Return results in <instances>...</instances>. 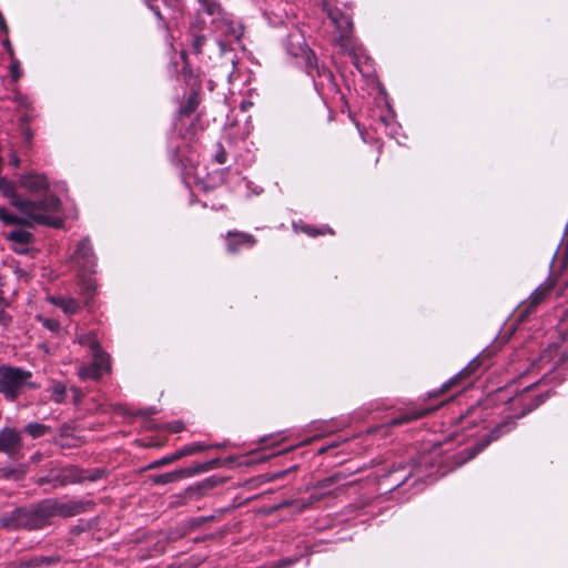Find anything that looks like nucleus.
Returning <instances> with one entry per match:
<instances>
[{
	"label": "nucleus",
	"instance_id": "nucleus-1",
	"mask_svg": "<svg viewBox=\"0 0 568 568\" xmlns=\"http://www.w3.org/2000/svg\"><path fill=\"white\" fill-rule=\"evenodd\" d=\"M0 194L9 200V203L20 213L34 219L38 222H48L43 211H60L61 202L53 195H45L40 201L21 197L16 190L14 182L0 175Z\"/></svg>",
	"mask_w": 568,
	"mask_h": 568
},
{
	"label": "nucleus",
	"instance_id": "nucleus-2",
	"mask_svg": "<svg viewBox=\"0 0 568 568\" xmlns=\"http://www.w3.org/2000/svg\"><path fill=\"white\" fill-rule=\"evenodd\" d=\"M568 362V313L559 323L557 339L542 351L535 359L528 373L542 374L541 381H545L557 367Z\"/></svg>",
	"mask_w": 568,
	"mask_h": 568
},
{
	"label": "nucleus",
	"instance_id": "nucleus-3",
	"mask_svg": "<svg viewBox=\"0 0 568 568\" xmlns=\"http://www.w3.org/2000/svg\"><path fill=\"white\" fill-rule=\"evenodd\" d=\"M32 373L19 367L0 366V393L8 400H16L26 388H37Z\"/></svg>",
	"mask_w": 568,
	"mask_h": 568
},
{
	"label": "nucleus",
	"instance_id": "nucleus-4",
	"mask_svg": "<svg viewBox=\"0 0 568 568\" xmlns=\"http://www.w3.org/2000/svg\"><path fill=\"white\" fill-rule=\"evenodd\" d=\"M79 344L87 346L92 355V363L79 368L78 375L81 379H99L110 371L109 356L101 349L94 334H81L78 337Z\"/></svg>",
	"mask_w": 568,
	"mask_h": 568
},
{
	"label": "nucleus",
	"instance_id": "nucleus-5",
	"mask_svg": "<svg viewBox=\"0 0 568 568\" xmlns=\"http://www.w3.org/2000/svg\"><path fill=\"white\" fill-rule=\"evenodd\" d=\"M60 513L55 501L47 499L36 507L19 509L16 513L17 526L39 529L45 526L48 518Z\"/></svg>",
	"mask_w": 568,
	"mask_h": 568
},
{
	"label": "nucleus",
	"instance_id": "nucleus-6",
	"mask_svg": "<svg viewBox=\"0 0 568 568\" xmlns=\"http://www.w3.org/2000/svg\"><path fill=\"white\" fill-rule=\"evenodd\" d=\"M59 211H43L47 215L48 222H38L32 217H29L22 213L21 215H17L10 211H8L4 206H0V221L4 225H32V224H42V225H51L59 226L60 222L58 219L53 217L52 214L58 213Z\"/></svg>",
	"mask_w": 568,
	"mask_h": 568
},
{
	"label": "nucleus",
	"instance_id": "nucleus-7",
	"mask_svg": "<svg viewBox=\"0 0 568 568\" xmlns=\"http://www.w3.org/2000/svg\"><path fill=\"white\" fill-rule=\"evenodd\" d=\"M72 260L79 266L81 272H94L95 257L92 251V246L87 239L79 242Z\"/></svg>",
	"mask_w": 568,
	"mask_h": 568
},
{
	"label": "nucleus",
	"instance_id": "nucleus-8",
	"mask_svg": "<svg viewBox=\"0 0 568 568\" xmlns=\"http://www.w3.org/2000/svg\"><path fill=\"white\" fill-rule=\"evenodd\" d=\"M216 463V460H212L204 465H196L195 467L181 468L174 471L161 474L154 478V483L165 485L181 478L192 477L195 474L212 469Z\"/></svg>",
	"mask_w": 568,
	"mask_h": 568
},
{
	"label": "nucleus",
	"instance_id": "nucleus-9",
	"mask_svg": "<svg viewBox=\"0 0 568 568\" xmlns=\"http://www.w3.org/2000/svg\"><path fill=\"white\" fill-rule=\"evenodd\" d=\"M19 185L33 195L43 194L49 190V181L44 174L30 172L19 178Z\"/></svg>",
	"mask_w": 568,
	"mask_h": 568
},
{
	"label": "nucleus",
	"instance_id": "nucleus-10",
	"mask_svg": "<svg viewBox=\"0 0 568 568\" xmlns=\"http://www.w3.org/2000/svg\"><path fill=\"white\" fill-rule=\"evenodd\" d=\"M213 30L226 38V41H239L243 34L242 27L231 21L227 17H221L212 20Z\"/></svg>",
	"mask_w": 568,
	"mask_h": 568
},
{
	"label": "nucleus",
	"instance_id": "nucleus-11",
	"mask_svg": "<svg viewBox=\"0 0 568 568\" xmlns=\"http://www.w3.org/2000/svg\"><path fill=\"white\" fill-rule=\"evenodd\" d=\"M21 448V435L14 428L6 427L0 430V452L12 456Z\"/></svg>",
	"mask_w": 568,
	"mask_h": 568
},
{
	"label": "nucleus",
	"instance_id": "nucleus-12",
	"mask_svg": "<svg viewBox=\"0 0 568 568\" xmlns=\"http://www.w3.org/2000/svg\"><path fill=\"white\" fill-rule=\"evenodd\" d=\"M324 9L327 11L328 18L338 31L341 40H346L349 37L353 27L349 17L337 9H331L327 2H324Z\"/></svg>",
	"mask_w": 568,
	"mask_h": 568
},
{
	"label": "nucleus",
	"instance_id": "nucleus-13",
	"mask_svg": "<svg viewBox=\"0 0 568 568\" xmlns=\"http://www.w3.org/2000/svg\"><path fill=\"white\" fill-rule=\"evenodd\" d=\"M514 427V423L509 420H504L499 425H497L488 435L485 436L475 447V449L469 454L468 459L475 457L479 452H481L485 447L489 445L493 440L499 438L503 434L510 432Z\"/></svg>",
	"mask_w": 568,
	"mask_h": 568
},
{
	"label": "nucleus",
	"instance_id": "nucleus-14",
	"mask_svg": "<svg viewBox=\"0 0 568 568\" xmlns=\"http://www.w3.org/2000/svg\"><path fill=\"white\" fill-rule=\"evenodd\" d=\"M532 385H534V383H531L530 385L525 387V389L519 395H516L515 397H513L510 399V404L513 406H518V405L524 406L523 412L520 414L516 415L517 418L525 416L528 412L532 410L534 408H536L538 405H540L545 400L544 396H541V395L536 400H532L530 398V395L528 394V389Z\"/></svg>",
	"mask_w": 568,
	"mask_h": 568
},
{
	"label": "nucleus",
	"instance_id": "nucleus-15",
	"mask_svg": "<svg viewBox=\"0 0 568 568\" xmlns=\"http://www.w3.org/2000/svg\"><path fill=\"white\" fill-rule=\"evenodd\" d=\"M254 243L255 240L250 234L230 232L226 239V248L230 253H236L241 248L252 247Z\"/></svg>",
	"mask_w": 568,
	"mask_h": 568
},
{
	"label": "nucleus",
	"instance_id": "nucleus-16",
	"mask_svg": "<svg viewBox=\"0 0 568 568\" xmlns=\"http://www.w3.org/2000/svg\"><path fill=\"white\" fill-rule=\"evenodd\" d=\"M201 9L199 11V17L203 23H205V16L211 18L210 22L212 23L213 19H217L221 17H226V14L222 11L220 4H217L213 0H200Z\"/></svg>",
	"mask_w": 568,
	"mask_h": 568
},
{
	"label": "nucleus",
	"instance_id": "nucleus-17",
	"mask_svg": "<svg viewBox=\"0 0 568 568\" xmlns=\"http://www.w3.org/2000/svg\"><path fill=\"white\" fill-rule=\"evenodd\" d=\"M50 302L60 307L67 315H72L79 311L78 302L68 296H51Z\"/></svg>",
	"mask_w": 568,
	"mask_h": 568
},
{
	"label": "nucleus",
	"instance_id": "nucleus-18",
	"mask_svg": "<svg viewBox=\"0 0 568 568\" xmlns=\"http://www.w3.org/2000/svg\"><path fill=\"white\" fill-rule=\"evenodd\" d=\"M206 448H209V446H205V445L200 444V443H194V444L187 445V446L183 447L182 449L175 452L172 456H170L168 458H164L159 464L162 465V464H166L169 462H174V460H178L179 458H181L183 456L192 455V454H195L197 452L204 450Z\"/></svg>",
	"mask_w": 568,
	"mask_h": 568
},
{
	"label": "nucleus",
	"instance_id": "nucleus-19",
	"mask_svg": "<svg viewBox=\"0 0 568 568\" xmlns=\"http://www.w3.org/2000/svg\"><path fill=\"white\" fill-rule=\"evenodd\" d=\"M7 239L14 245L24 246L28 245L33 240V235L31 232L24 229H17L11 231L7 235Z\"/></svg>",
	"mask_w": 568,
	"mask_h": 568
},
{
	"label": "nucleus",
	"instance_id": "nucleus-20",
	"mask_svg": "<svg viewBox=\"0 0 568 568\" xmlns=\"http://www.w3.org/2000/svg\"><path fill=\"white\" fill-rule=\"evenodd\" d=\"M428 412H429L428 409H422V410H414L413 413H408V414H403L399 417L394 418L389 424L392 426L402 425V424L408 423L410 420L418 419V418L427 415Z\"/></svg>",
	"mask_w": 568,
	"mask_h": 568
},
{
	"label": "nucleus",
	"instance_id": "nucleus-21",
	"mask_svg": "<svg viewBox=\"0 0 568 568\" xmlns=\"http://www.w3.org/2000/svg\"><path fill=\"white\" fill-rule=\"evenodd\" d=\"M80 285L85 298L89 300L94 290H95V281L91 277V275H85L84 273L80 275Z\"/></svg>",
	"mask_w": 568,
	"mask_h": 568
},
{
	"label": "nucleus",
	"instance_id": "nucleus-22",
	"mask_svg": "<svg viewBox=\"0 0 568 568\" xmlns=\"http://www.w3.org/2000/svg\"><path fill=\"white\" fill-rule=\"evenodd\" d=\"M49 426L40 423H30L24 428L26 433H28L33 438H38L45 435L49 432Z\"/></svg>",
	"mask_w": 568,
	"mask_h": 568
},
{
	"label": "nucleus",
	"instance_id": "nucleus-23",
	"mask_svg": "<svg viewBox=\"0 0 568 568\" xmlns=\"http://www.w3.org/2000/svg\"><path fill=\"white\" fill-rule=\"evenodd\" d=\"M52 400L57 404H61L65 399L67 388L64 384L57 382L51 386Z\"/></svg>",
	"mask_w": 568,
	"mask_h": 568
},
{
	"label": "nucleus",
	"instance_id": "nucleus-24",
	"mask_svg": "<svg viewBox=\"0 0 568 568\" xmlns=\"http://www.w3.org/2000/svg\"><path fill=\"white\" fill-rule=\"evenodd\" d=\"M475 363L471 362L466 368H464L457 376L453 377L449 382L445 383L443 385V388L445 390H447L448 388H450L453 385H455L457 383V381L465 376V375H469L471 372L475 371Z\"/></svg>",
	"mask_w": 568,
	"mask_h": 568
},
{
	"label": "nucleus",
	"instance_id": "nucleus-25",
	"mask_svg": "<svg viewBox=\"0 0 568 568\" xmlns=\"http://www.w3.org/2000/svg\"><path fill=\"white\" fill-rule=\"evenodd\" d=\"M547 292L548 287L539 286L538 288H536V291L529 297L530 305H538L545 298Z\"/></svg>",
	"mask_w": 568,
	"mask_h": 568
},
{
	"label": "nucleus",
	"instance_id": "nucleus-26",
	"mask_svg": "<svg viewBox=\"0 0 568 568\" xmlns=\"http://www.w3.org/2000/svg\"><path fill=\"white\" fill-rule=\"evenodd\" d=\"M37 320L48 329L55 332L59 329V322L53 318H48L43 316H37Z\"/></svg>",
	"mask_w": 568,
	"mask_h": 568
},
{
	"label": "nucleus",
	"instance_id": "nucleus-27",
	"mask_svg": "<svg viewBox=\"0 0 568 568\" xmlns=\"http://www.w3.org/2000/svg\"><path fill=\"white\" fill-rule=\"evenodd\" d=\"M192 31H193L192 48H193L194 52L196 54H199L202 52V45H203L205 38L203 36H199L195 33V27H192Z\"/></svg>",
	"mask_w": 568,
	"mask_h": 568
},
{
	"label": "nucleus",
	"instance_id": "nucleus-28",
	"mask_svg": "<svg viewBox=\"0 0 568 568\" xmlns=\"http://www.w3.org/2000/svg\"><path fill=\"white\" fill-rule=\"evenodd\" d=\"M12 323V316L6 312V308H0V326L8 328Z\"/></svg>",
	"mask_w": 568,
	"mask_h": 568
},
{
	"label": "nucleus",
	"instance_id": "nucleus-29",
	"mask_svg": "<svg viewBox=\"0 0 568 568\" xmlns=\"http://www.w3.org/2000/svg\"><path fill=\"white\" fill-rule=\"evenodd\" d=\"M303 231L307 234H310L311 236H316L317 234H324L325 232H328V233H333V231H331L328 227H326L325 230H315L311 226H305L303 229Z\"/></svg>",
	"mask_w": 568,
	"mask_h": 568
},
{
	"label": "nucleus",
	"instance_id": "nucleus-30",
	"mask_svg": "<svg viewBox=\"0 0 568 568\" xmlns=\"http://www.w3.org/2000/svg\"><path fill=\"white\" fill-rule=\"evenodd\" d=\"M295 560H292V559H284V560H280L277 564L274 565L273 568H286L288 566H291Z\"/></svg>",
	"mask_w": 568,
	"mask_h": 568
},
{
	"label": "nucleus",
	"instance_id": "nucleus-31",
	"mask_svg": "<svg viewBox=\"0 0 568 568\" xmlns=\"http://www.w3.org/2000/svg\"><path fill=\"white\" fill-rule=\"evenodd\" d=\"M11 73H12V78L14 80H18L20 78L19 65H18L17 62L12 63V65H11Z\"/></svg>",
	"mask_w": 568,
	"mask_h": 568
},
{
	"label": "nucleus",
	"instance_id": "nucleus-32",
	"mask_svg": "<svg viewBox=\"0 0 568 568\" xmlns=\"http://www.w3.org/2000/svg\"><path fill=\"white\" fill-rule=\"evenodd\" d=\"M10 304V301L4 297L3 292L0 290V308H7Z\"/></svg>",
	"mask_w": 568,
	"mask_h": 568
},
{
	"label": "nucleus",
	"instance_id": "nucleus-33",
	"mask_svg": "<svg viewBox=\"0 0 568 568\" xmlns=\"http://www.w3.org/2000/svg\"><path fill=\"white\" fill-rule=\"evenodd\" d=\"M336 478H337L336 476L328 477V478L324 479L323 481H321V483L318 484V486H320L321 488H325V487H327L328 485L333 484V483L336 480Z\"/></svg>",
	"mask_w": 568,
	"mask_h": 568
},
{
	"label": "nucleus",
	"instance_id": "nucleus-34",
	"mask_svg": "<svg viewBox=\"0 0 568 568\" xmlns=\"http://www.w3.org/2000/svg\"><path fill=\"white\" fill-rule=\"evenodd\" d=\"M74 402H79L82 398V393L78 388H72Z\"/></svg>",
	"mask_w": 568,
	"mask_h": 568
},
{
	"label": "nucleus",
	"instance_id": "nucleus-35",
	"mask_svg": "<svg viewBox=\"0 0 568 568\" xmlns=\"http://www.w3.org/2000/svg\"><path fill=\"white\" fill-rule=\"evenodd\" d=\"M195 105H196V101H195V99H194V98H191V99H190L189 106H187V111H189V112L194 111Z\"/></svg>",
	"mask_w": 568,
	"mask_h": 568
},
{
	"label": "nucleus",
	"instance_id": "nucleus-36",
	"mask_svg": "<svg viewBox=\"0 0 568 568\" xmlns=\"http://www.w3.org/2000/svg\"><path fill=\"white\" fill-rule=\"evenodd\" d=\"M216 160L219 163L223 164L225 162V152L217 154Z\"/></svg>",
	"mask_w": 568,
	"mask_h": 568
},
{
	"label": "nucleus",
	"instance_id": "nucleus-37",
	"mask_svg": "<svg viewBox=\"0 0 568 568\" xmlns=\"http://www.w3.org/2000/svg\"><path fill=\"white\" fill-rule=\"evenodd\" d=\"M217 44L220 45L222 52L226 50V41L219 39Z\"/></svg>",
	"mask_w": 568,
	"mask_h": 568
},
{
	"label": "nucleus",
	"instance_id": "nucleus-38",
	"mask_svg": "<svg viewBox=\"0 0 568 568\" xmlns=\"http://www.w3.org/2000/svg\"><path fill=\"white\" fill-rule=\"evenodd\" d=\"M10 162L14 165V166H18L19 164V159L16 154H12L11 155V159H10Z\"/></svg>",
	"mask_w": 568,
	"mask_h": 568
},
{
	"label": "nucleus",
	"instance_id": "nucleus-39",
	"mask_svg": "<svg viewBox=\"0 0 568 568\" xmlns=\"http://www.w3.org/2000/svg\"><path fill=\"white\" fill-rule=\"evenodd\" d=\"M0 29L6 31L7 30V26H6V22L3 20V18L0 16Z\"/></svg>",
	"mask_w": 568,
	"mask_h": 568
},
{
	"label": "nucleus",
	"instance_id": "nucleus-40",
	"mask_svg": "<svg viewBox=\"0 0 568 568\" xmlns=\"http://www.w3.org/2000/svg\"><path fill=\"white\" fill-rule=\"evenodd\" d=\"M323 75L328 80H332V73L329 71L323 70Z\"/></svg>",
	"mask_w": 568,
	"mask_h": 568
},
{
	"label": "nucleus",
	"instance_id": "nucleus-41",
	"mask_svg": "<svg viewBox=\"0 0 568 568\" xmlns=\"http://www.w3.org/2000/svg\"><path fill=\"white\" fill-rule=\"evenodd\" d=\"M149 7L154 11L155 16L161 18L159 9H155L153 6L149 4Z\"/></svg>",
	"mask_w": 568,
	"mask_h": 568
},
{
	"label": "nucleus",
	"instance_id": "nucleus-42",
	"mask_svg": "<svg viewBox=\"0 0 568 568\" xmlns=\"http://www.w3.org/2000/svg\"><path fill=\"white\" fill-rule=\"evenodd\" d=\"M173 430H174V432H179V430H181V427H180L179 425H175V427H174V429H173Z\"/></svg>",
	"mask_w": 568,
	"mask_h": 568
},
{
	"label": "nucleus",
	"instance_id": "nucleus-43",
	"mask_svg": "<svg viewBox=\"0 0 568 568\" xmlns=\"http://www.w3.org/2000/svg\"><path fill=\"white\" fill-rule=\"evenodd\" d=\"M283 440V438L276 440L275 443H273L272 445H277V444H281V442Z\"/></svg>",
	"mask_w": 568,
	"mask_h": 568
},
{
	"label": "nucleus",
	"instance_id": "nucleus-44",
	"mask_svg": "<svg viewBox=\"0 0 568 568\" xmlns=\"http://www.w3.org/2000/svg\"><path fill=\"white\" fill-rule=\"evenodd\" d=\"M14 250H16V251H18L19 253H22V252H23V250H22V248H19V247H16Z\"/></svg>",
	"mask_w": 568,
	"mask_h": 568
},
{
	"label": "nucleus",
	"instance_id": "nucleus-45",
	"mask_svg": "<svg viewBox=\"0 0 568 568\" xmlns=\"http://www.w3.org/2000/svg\"><path fill=\"white\" fill-rule=\"evenodd\" d=\"M316 72H317L318 75H322V73H321L318 68H316Z\"/></svg>",
	"mask_w": 568,
	"mask_h": 568
}]
</instances>
